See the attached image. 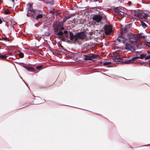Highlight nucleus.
I'll return each instance as SVG.
<instances>
[{
  "label": "nucleus",
  "mask_w": 150,
  "mask_h": 150,
  "mask_svg": "<svg viewBox=\"0 0 150 150\" xmlns=\"http://www.w3.org/2000/svg\"><path fill=\"white\" fill-rule=\"evenodd\" d=\"M56 26V27L54 29V34L56 35L59 36L58 38L59 39L64 41L66 39L69 38L68 32L64 30L63 23L62 22H57Z\"/></svg>",
  "instance_id": "obj_1"
},
{
  "label": "nucleus",
  "mask_w": 150,
  "mask_h": 150,
  "mask_svg": "<svg viewBox=\"0 0 150 150\" xmlns=\"http://www.w3.org/2000/svg\"><path fill=\"white\" fill-rule=\"evenodd\" d=\"M143 36L140 34H133L132 33H128L127 34V40L129 41V42L126 44L125 48L127 50H130L132 47V44L140 40Z\"/></svg>",
  "instance_id": "obj_2"
},
{
  "label": "nucleus",
  "mask_w": 150,
  "mask_h": 150,
  "mask_svg": "<svg viewBox=\"0 0 150 150\" xmlns=\"http://www.w3.org/2000/svg\"><path fill=\"white\" fill-rule=\"evenodd\" d=\"M69 38L74 43H79V40H83L86 37V33L84 32H81L73 35L72 32H69Z\"/></svg>",
  "instance_id": "obj_3"
},
{
  "label": "nucleus",
  "mask_w": 150,
  "mask_h": 150,
  "mask_svg": "<svg viewBox=\"0 0 150 150\" xmlns=\"http://www.w3.org/2000/svg\"><path fill=\"white\" fill-rule=\"evenodd\" d=\"M83 57L84 60H91L92 59L96 58V55L92 53H86L83 55Z\"/></svg>",
  "instance_id": "obj_4"
},
{
  "label": "nucleus",
  "mask_w": 150,
  "mask_h": 150,
  "mask_svg": "<svg viewBox=\"0 0 150 150\" xmlns=\"http://www.w3.org/2000/svg\"><path fill=\"white\" fill-rule=\"evenodd\" d=\"M112 28L111 25H106L104 27L105 33L106 35H109L112 32Z\"/></svg>",
  "instance_id": "obj_5"
},
{
  "label": "nucleus",
  "mask_w": 150,
  "mask_h": 150,
  "mask_svg": "<svg viewBox=\"0 0 150 150\" xmlns=\"http://www.w3.org/2000/svg\"><path fill=\"white\" fill-rule=\"evenodd\" d=\"M135 55L136 56L134 57V59H143L146 56L145 55L143 54H141L140 52H136Z\"/></svg>",
  "instance_id": "obj_6"
},
{
  "label": "nucleus",
  "mask_w": 150,
  "mask_h": 150,
  "mask_svg": "<svg viewBox=\"0 0 150 150\" xmlns=\"http://www.w3.org/2000/svg\"><path fill=\"white\" fill-rule=\"evenodd\" d=\"M103 17L99 15H95L93 16V19L96 22L99 23L100 22Z\"/></svg>",
  "instance_id": "obj_7"
},
{
  "label": "nucleus",
  "mask_w": 150,
  "mask_h": 150,
  "mask_svg": "<svg viewBox=\"0 0 150 150\" xmlns=\"http://www.w3.org/2000/svg\"><path fill=\"white\" fill-rule=\"evenodd\" d=\"M121 36H119L117 38V40L119 42L124 43L125 41L127 40V38H124V36L125 35L121 34Z\"/></svg>",
  "instance_id": "obj_8"
},
{
  "label": "nucleus",
  "mask_w": 150,
  "mask_h": 150,
  "mask_svg": "<svg viewBox=\"0 0 150 150\" xmlns=\"http://www.w3.org/2000/svg\"><path fill=\"white\" fill-rule=\"evenodd\" d=\"M135 59L134 58V57L131 59H127L125 61H123L122 62V63L125 64H129L131 63H134Z\"/></svg>",
  "instance_id": "obj_9"
},
{
  "label": "nucleus",
  "mask_w": 150,
  "mask_h": 150,
  "mask_svg": "<svg viewBox=\"0 0 150 150\" xmlns=\"http://www.w3.org/2000/svg\"><path fill=\"white\" fill-rule=\"evenodd\" d=\"M140 14L139 16V18L142 19V18H147L148 16V14L146 13H144L140 11Z\"/></svg>",
  "instance_id": "obj_10"
},
{
  "label": "nucleus",
  "mask_w": 150,
  "mask_h": 150,
  "mask_svg": "<svg viewBox=\"0 0 150 150\" xmlns=\"http://www.w3.org/2000/svg\"><path fill=\"white\" fill-rule=\"evenodd\" d=\"M74 16L75 14H71L70 15H69L67 16H66V17L63 18V20L62 23H65L67 21V20L68 19H69L71 17Z\"/></svg>",
  "instance_id": "obj_11"
},
{
  "label": "nucleus",
  "mask_w": 150,
  "mask_h": 150,
  "mask_svg": "<svg viewBox=\"0 0 150 150\" xmlns=\"http://www.w3.org/2000/svg\"><path fill=\"white\" fill-rule=\"evenodd\" d=\"M129 28L127 26H126L125 28H124V29L122 31L121 34L125 35L124 33H127L129 30Z\"/></svg>",
  "instance_id": "obj_12"
},
{
  "label": "nucleus",
  "mask_w": 150,
  "mask_h": 150,
  "mask_svg": "<svg viewBox=\"0 0 150 150\" xmlns=\"http://www.w3.org/2000/svg\"><path fill=\"white\" fill-rule=\"evenodd\" d=\"M31 14L33 18H35L36 15L37 14H38V11L36 10L33 9L32 11H31Z\"/></svg>",
  "instance_id": "obj_13"
},
{
  "label": "nucleus",
  "mask_w": 150,
  "mask_h": 150,
  "mask_svg": "<svg viewBox=\"0 0 150 150\" xmlns=\"http://www.w3.org/2000/svg\"><path fill=\"white\" fill-rule=\"evenodd\" d=\"M33 4H27V9L28 11H32L33 10L32 7Z\"/></svg>",
  "instance_id": "obj_14"
},
{
  "label": "nucleus",
  "mask_w": 150,
  "mask_h": 150,
  "mask_svg": "<svg viewBox=\"0 0 150 150\" xmlns=\"http://www.w3.org/2000/svg\"><path fill=\"white\" fill-rule=\"evenodd\" d=\"M140 11H135L134 12V15L139 18Z\"/></svg>",
  "instance_id": "obj_15"
},
{
  "label": "nucleus",
  "mask_w": 150,
  "mask_h": 150,
  "mask_svg": "<svg viewBox=\"0 0 150 150\" xmlns=\"http://www.w3.org/2000/svg\"><path fill=\"white\" fill-rule=\"evenodd\" d=\"M113 60L115 62H120L122 61V59L117 57V56L113 59Z\"/></svg>",
  "instance_id": "obj_16"
},
{
  "label": "nucleus",
  "mask_w": 150,
  "mask_h": 150,
  "mask_svg": "<svg viewBox=\"0 0 150 150\" xmlns=\"http://www.w3.org/2000/svg\"><path fill=\"white\" fill-rule=\"evenodd\" d=\"M38 14V15L35 17V19L37 20H38L39 19L42 18L43 16L42 14H39V13Z\"/></svg>",
  "instance_id": "obj_17"
},
{
  "label": "nucleus",
  "mask_w": 150,
  "mask_h": 150,
  "mask_svg": "<svg viewBox=\"0 0 150 150\" xmlns=\"http://www.w3.org/2000/svg\"><path fill=\"white\" fill-rule=\"evenodd\" d=\"M7 57V56L6 55H1L0 54V58L2 60H6Z\"/></svg>",
  "instance_id": "obj_18"
},
{
  "label": "nucleus",
  "mask_w": 150,
  "mask_h": 150,
  "mask_svg": "<svg viewBox=\"0 0 150 150\" xmlns=\"http://www.w3.org/2000/svg\"><path fill=\"white\" fill-rule=\"evenodd\" d=\"M28 71H35V69L33 68L28 67L27 70Z\"/></svg>",
  "instance_id": "obj_19"
},
{
  "label": "nucleus",
  "mask_w": 150,
  "mask_h": 150,
  "mask_svg": "<svg viewBox=\"0 0 150 150\" xmlns=\"http://www.w3.org/2000/svg\"><path fill=\"white\" fill-rule=\"evenodd\" d=\"M46 3L50 4V5H52L53 4V0H45Z\"/></svg>",
  "instance_id": "obj_20"
},
{
  "label": "nucleus",
  "mask_w": 150,
  "mask_h": 150,
  "mask_svg": "<svg viewBox=\"0 0 150 150\" xmlns=\"http://www.w3.org/2000/svg\"><path fill=\"white\" fill-rule=\"evenodd\" d=\"M141 23L142 26L144 28L147 27V25L143 21H141Z\"/></svg>",
  "instance_id": "obj_21"
},
{
  "label": "nucleus",
  "mask_w": 150,
  "mask_h": 150,
  "mask_svg": "<svg viewBox=\"0 0 150 150\" xmlns=\"http://www.w3.org/2000/svg\"><path fill=\"white\" fill-rule=\"evenodd\" d=\"M4 13L6 14H9L10 13V10L9 9H6L5 10Z\"/></svg>",
  "instance_id": "obj_22"
},
{
  "label": "nucleus",
  "mask_w": 150,
  "mask_h": 150,
  "mask_svg": "<svg viewBox=\"0 0 150 150\" xmlns=\"http://www.w3.org/2000/svg\"><path fill=\"white\" fill-rule=\"evenodd\" d=\"M43 67V66L42 65H39L36 67V69H40L42 68Z\"/></svg>",
  "instance_id": "obj_23"
},
{
  "label": "nucleus",
  "mask_w": 150,
  "mask_h": 150,
  "mask_svg": "<svg viewBox=\"0 0 150 150\" xmlns=\"http://www.w3.org/2000/svg\"><path fill=\"white\" fill-rule=\"evenodd\" d=\"M111 64V62H104L103 63V65L104 66H107L110 64Z\"/></svg>",
  "instance_id": "obj_24"
},
{
  "label": "nucleus",
  "mask_w": 150,
  "mask_h": 150,
  "mask_svg": "<svg viewBox=\"0 0 150 150\" xmlns=\"http://www.w3.org/2000/svg\"><path fill=\"white\" fill-rule=\"evenodd\" d=\"M18 55L19 56V57L21 58H22L24 56V54L22 52L18 54Z\"/></svg>",
  "instance_id": "obj_25"
},
{
  "label": "nucleus",
  "mask_w": 150,
  "mask_h": 150,
  "mask_svg": "<svg viewBox=\"0 0 150 150\" xmlns=\"http://www.w3.org/2000/svg\"><path fill=\"white\" fill-rule=\"evenodd\" d=\"M55 10V9L54 8H51L50 10L49 13H51L53 14Z\"/></svg>",
  "instance_id": "obj_26"
},
{
  "label": "nucleus",
  "mask_w": 150,
  "mask_h": 150,
  "mask_svg": "<svg viewBox=\"0 0 150 150\" xmlns=\"http://www.w3.org/2000/svg\"><path fill=\"white\" fill-rule=\"evenodd\" d=\"M59 11L55 10L53 14L55 15H57L58 14H59Z\"/></svg>",
  "instance_id": "obj_27"
},
{
  "label": "nucleus",
  "mask_w": 150,
  "mask_h": 150,
  "mask_svg": "<svg viewBox=\"0 0 150 150\" xmlns=\"http://www.w3.org/2000/svg\"><path fill=\"white\" fill-rule=\"evenodd\" d=\"M115 11L117 13H119V9L118 7H116L115 9Z\"/></svg>",
  "instance_id": "obj_28"
},
{
  "label": "nucleus",
  "mask_w": 150,
  "mask_h": 150,
  "mask_svg": "<svg viewBox=\"0 0 150 150\" xmlns=\"http://www.w3.org/2000/svg\"><path fill=\"white\" fill-rule=\"evenodd\" d=\"M145 44L146 45H147L149 46L150 47V42H146Z\"/></svg>",
  "instance_id": "obj_29"
},
{
  "label": "nucleus",
  "mask_w": 150,
  "mask_h": 150,
  "mask_svg": "<svg viewBox=\"0 0 150 150\" xmlns=\"http://www.w3.org/2000/svg\"><path fill=\"white\" fill-rule=\"evenodd\" d=\"M23 67L25 69L27 70L28 68V66H27L25 64V65H23Z\"/></svg>",
  "instance_id": "obj_30"
},
{
  "label": "nucleus",
  "mask_w": 150,
  "mask_h": 150,
  "mask_svg": "<svg viewBox=\"0 0 150 150\" xmlns=\"http://www.w3.org/2000/svg\"><path fill=\"white\" fill-rule=\"evenodd\" d=\"M4 40H5L6 41H10L9 40L8 38H4L3 39Z\"/></svg>",
  "instance_id": "obj_31"
},
{
  "label": "nucleus",
  "mask_w": 150,
  "mask_h": 150,
  "mask_svg": "<svg viewBox=\"0 0 150 150\" xmlns=\"http://www.w3.org/2000/svg\"><path fill=\"white\" fill-rule=\"evenodd\" d=\"M145 57L146 59H150V55L146 57Z\"/></svg>",
  "instance_id": "obj_32"
},
{
  "label": "nucleus",
  "mask_w": 150,
  "mask_h": 150,
  "mask_svg": "<svg viewBox=\"0 0 150 150\" xmlns=\"http://www.w3.org/2000/svg\"><path fill=\"white\" fill-rule=\"evenodd\" d=\"M11 23L12 22V21L13 22L12 24H13L15 25V24H16V22L13 21V20H11Z\"/></svg>",
  "instance_id": "obj_33"
},
{
  "label": "nucleus",
  "mask_w": 150,
  "mask_h": 150,
  "mask_svg": "<svg viewBox=\"0 0 150 150\" xmlns=\"http://www.w3.org/2000/svg\"><path fill=\"white\" fill-rule=\"evenodd\" d=\"M6 55H7V57H8V55H12V53H11L8 52L6 54Z\"/></svg>",
  "instance_id": "obj_34"
},
{
  "label": "nucleus",
  "mask_w": 150,
  "mask_h": 150,
  "mask_svg": "<svg viewBox=\"0 0 150 150\" xmlns=\"http://www.w3.org/2000/svg\"><path fill=\"white\" fill-rule=\"evenodd\" d=\"M60 47H61L62 49H64V50H65V51H66V49H65V50H64V47H63V46H62V45H60Z\"/></svg>",
  "instance_id": "obj_35"
},
{
  "label": "nucleus",
  "mask_w": 150,
  "mask_h": 150,
  "mask_svg": "<svg viewBox=\"0 0 150 150\" xmlns=\"http://www.w3.org/2000/svg\"><path fill=\"white\" fill-rule=\"evenodd\" d=\"M144 19V21H146L147 20V18H145H145H143Z\"/></svg>",
  "instance_id": "obj_36"
},
{
  "label": "nucleus",
  "mask_w": 150,
  "mask_h": 150,
  "mask_svg": "<svg viewBox=\"0 0 150 150\" xmlns=\"http://www.w3.org/2000/svg\"><path fill=\"white\" fill-rule=\"evenodd\" d=\"M2 23V21L1 19L0 18V24H1Z\"/></svg>",
  "instance_id": "obj_37"
},
{
  "label": "nucleus",
  "mask_w": 150,
  "mask_h": 150,
  "mask_svg": "<svg viewBox=\"0 0 150 150\" xmlns=\"http://www.w3.org/2000/svg\"><path fill=\"white\" fill-rule=\"evenodd\" d=\"M147 52L148 53L150 54V50L147 51Z\"/></svg>",
  "instance_id": "obj_38"
},
{
  "label": "nucleus",
  "mask_w": 150,
  "mask_h": 150,
  "mask_svg": "<svg viewBox=\"0 0 150 150\" xmlns=\"http://www.w3.org/2000/svg\"><path fill=\"white\" fill-rule=\"evenodd\" d=\"M148 62H149V65L150 67V60H149L148 61Z\"/></svg>",
  "instance_id": "obj_39"
},
{
  "label": "nucleus",
  "mask_w": 150,
  "mask_h": 150,
  "mask_svg": "<svg viewBox=\"0 0 150 150\" xmlns=\"http://www.w3.org/2000/svg\"><path fill=\"white\" fill-rule=\"evenodd\" d=\"M93 1H94V2H97L98 1V0H93Z\"/></svg>",
  "instance_id": "obj_40"
},
{
  "label": "nucleus",
  "mask_w": 150,
  "mask_h": 150,
  "mask_svg": "<svg viewBox=\"0 0 150 150\" xmlns=\"http://www.w3.org/2000/svg\"><path fill=\"white\" fill-rule=\"evenodd\" d=\"M27 16H28V13H27Z\"/></svg>",
  "instance_id": "obj_41"
},
{
  "label": "nucleus",
  "mask_w": 150,
  "mask_h": 150,
  "mask_svg": "<svg viewBox=\"0 0 150 150\" xmlns=\"http://www.w3.org/2000/svg\"><path fill=\"white\" fill-rule=\"evenodd\" d=\"M105 19H106V16H105Z\"/></svg>",
  "instance_id": "obj_42"
},
{
  "label": "nucleus",
  "mask_w": 150,
  "mask_h": 150,
  "mask_svg": "<svg viewBox=\"0 0 150 150\" xmlns=\"http://www.w3.org/2000/svg\"><path fill=\"white\" fill-rule=\"evenodd\" d=\"M12 1H14V0H12Z\"/></svg>",
  "instance_id": "obj_43"
},
{
  "label": "nucleus",
  "mask_w": 150,
  "mask_h": 150,
  "mask_svg": "<svg viewBox=\"0 0 150 150\" xmlns=\"http://www.w3.org/2000/svg\"><path fill=\"white\" fill-rule=\"evenodd\" d=\"M1 48V47H0V49Z\"/></svg>",
  "instance_id": "obj_44"
}]
</instances>
